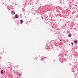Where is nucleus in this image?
<instances>
[{
  "label": "nucleus",
  "instance_id": "9b49d317",
  "mask_svg": "<svg viewBox=\"0 0 78 78\" xmlns=\"http://www.w3.org/2000/svg\"><path fill=\"white\" fill-rule=\"evenodd\" d=\"M16 16H17V14H16Z\"/></svg>",
  "mask_w": 78,
  "mask_h": 78
},
{
  "label": "nucleus",
  "instance_id": "20e7f679",
  "mask_svg": "<svg viewBox=\"0 0 78 78\" xmlns=\"http://www.w3.org/2000/svg\"><path fill=\"white\" fill-rule=\"evenodd\" d=\"M3 70H2L1 71V72H3Z\"/></svg>",
  "mask_w": 78,
  "mask_h": 78
},
{
  "label": "nucleus",
  "instance_id": "9d476101",
  "mask_svg": "<svg viewBox=\"0 0 78 78\" xmlns=\"http://www.w3.org/2000/svg\"><path fill=\"white\" fill-rule=\"evenodd\" d=\"M14 14H15V12H14V13H13Z\"/></svg>",
  "mask_w": 78,
  "mask_h": 78
},
{
  "label": "nucleus",
  "instance_id": "7ed1b4c3",
  "mask_svg": "<svg viewBox=\"0 0 78 78\" xmlns=\"http://www.w3.org/2000/svg\"><path fill=\"white\" fill-rule=\"evenodd\" d=\"M74 42H75V43H77L78 42H77L76 41H74Z\"/></svg>",
  "mask_w": 78,
  "mask_h": 78
},
{
  "label": "nucleus",
  "instance_id": "f8f14e48",
  "mask_svg": "<svg viewBox=\"0 0 78 78\" xmlns=\"http://www.w3.org/2000/svg\"><path fill=\"white\" fill-rule=\"evenodd\" d=\"M3 4H4V3H3Z\"/></svg>",
  "mask_w": 78,
  "mask_h": 78
},
{
  "label": "nucleus",
  "instance_id": "f03ea898",
  "mask_svg": "<svg viewBox=\"0 0 78 78\" xmlns=\"http://www.w3.org/2000/svg\"><path fill=\"white\" fill-rule=\"evenodd\" d=\"M68 36H69V37H71V35L69 34L68 35Z\"/></svg>",
  "mask_w": 78,
  "mask_h": 78
},
{
  "label": "nucleus",
  "instance_id": "39448f33",
  "mask_svg": "<svg viewBox=\"0 0 78 78\" xmlns=\"http://www.w3.org/2000/svg\"><path fill=\"white\" fill-rule=\"evenodd\" d=\"M4 72H2L1 73H2V74H3V73Z\"/></svg>",
  "mask_w": 78,
  "mask_h": 78
},
{
  "label": "nucleus",
  "instance_id": "0eeeda50",
  "mask_svg": "<svg viewBox=\"0 0 78 78\" xmlns=\"http://www.w3.org/2000/svg\"><path fill=\"white\" fill-rule=\"evenodd\" d=\"M20 75H21V74H19V76H20Z\"/></svg>",
  "mask_w": 78,
  "mask_h": 78
},
{
  "label": "nucleus",
  "instance_id": "423d86ee",
  "mask_svg": "<svg viewBox=\"0 0 78 78\" xmlns=\"http://www.w3.org/2000/svg\"><path fill=\"white\" fill-rule=\"evenodd\" d=\"M16 18H18V17H19V16H16Z\"/></svg>",
  "mask_w": 78,
  "mask_h": 78
},
{
  "label": "nucleus",
  "instance_id": "1a4fd4ad",
  "mask_svg": "<svg viewBox=\"0 0 78 78\" xmlns=\"http://www.w3.org/2000/svg\"><path fill=\"white\" fill-rule=\"evenodd\" d=\"M71 44H73V43H71Z\"/></svg>",
  "mask_w": 78,
  "mask_h": 78
},
{
  "label": "nucleus",
  "instance_id": "6e6552de",
  "mask_svg": "<svg viewBox=\"0 0 78 78\" xmlns=\"http://www.w3.org/2000/svg\"><path fill=\"white\" fill-rule=\"evenodd\" d=\"M12 12H13V11H12V12H11V13L12 14Z\"/></svg>",
  "mask_w": 78,
  "mask_h": 78
},
{
  "label": "nucleus",
  "instance_id": "f257e3e1",
  "mask_svg": "<svg viewBox=\"0 0 78 78\" xmlns=\"http://www.w3.org/2000/svg\"><path fill=\"white\" fill-rule=\"evenodd\" d=\"M20 21H21V23H23V21H22V20H21Z\"/></svg>",
  "mask_w": 78,
  "mask_h": 78
},
{
  "label": "nucleus",
  "instance_id": "ddd939ff",
  "mask_svg": "<svg viewBox=\"0 0 78 78\" xmlns=\"http://www.w3.org/2000/svg\"><path fill=\"white\" fill-rule=\"evenodd\" d=\"M69 45H70V44H69Z\"/></svg>",
  "mask_w": 78,
  "mask_h": 78
}]
</instances>
